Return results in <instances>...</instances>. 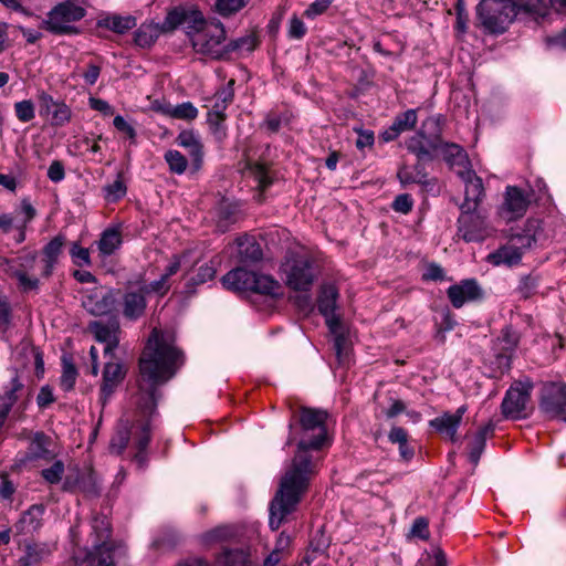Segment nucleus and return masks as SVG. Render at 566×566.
<instances>
[{
    "mask_svg": "<svg viewBox=\"0 0 566 566\" xmlns=\"http://www.w3.org/2000/svg\"><path fill=\"white\" fill-rule=\"evenodd\" d=\"M326 419V411L311 408L301 409L302 437L297 444V452L291 468L282 478L280 489L270 506L269 525L273 531L277 530L285 516L294 511L311 476L315 473L316 462L310 451L319 450L329 444L325 426Z\"/></svg>",
    "mask_w": 566,
    "mask_h": 566,
    "instance_id": "obj_1",
    "label": "nucleus"
},
{
    "mask_svg": "<svg viewBox=\"0 0 566 566\" xmlns=\"http://www.w3.org/2000/svg\"><path fill=\"white\" fill-rule=\"evenodd\" d=\"M182 353L175 346L171 333L153 329L139 361L142 381L138 400L142 412L151 415L156 408V386L170 379L182 365Z\"/></svg>",
    "mask_w": 566,
    "mask_h": 566,
    "instance_id": "obj_2",
    "label": "nucleus"
},
{
    "mask_svg": "<svg viewBox=\"0 0 566 566\" xmlns=\"http://www.w3.org/2000/svg\"><path fill=\"white\" fill-rule=\"evenodd\" d=\"M75 546L77 566H127L126 549L111 539V524L106 516H95L88 524H78L70 531Z\"/></svg>",
    "mask_w": 566,
    "mask_h": 566,
    "instance_id": "obj_3",
    "label": "nucleus"
},
{
    "mask_svg": "<svg viewBox=\"0 0 566 566\" xmlns=\"http://www.w3.org/2000/svg\"><path fill=\"white\" fill-rule=\"evenodd\" d=\"M245 40L234 42L233 45L226 43V31L221 22H209L202 30L195 32L191 36V44L196 52L221 59L229 50L241 49Z\"/></svg>",
    "mask_w": 566,
    "mask_h": 566,
    "instance_id": "obj_4",
    "label": "nucleus"
},
{
    "mask_svg": "<svg viewBox=\"0 0 566 566\" xmlns=\"http://www.w3.org/2000/svg\"><path fill=\"white\" fill-rule=\"evenodd\" d=\"M85 15V9L73 1L56 4L42 21V27L54 34H73L78 30L73 25Z\"/></svg>",
    "mask_w": 566,
    "mask_h": 566,
    "instance_id": "obj_5",
    "label": "nucleus"
},
{
    "mask_svg": "<svg viewBox=\"0 0 566 566\" xmlns=\"http://www.w3.org/2000/svg\"><path fill=\"white\" fill-rule=\"evenodd\" d=\"M478 13L488 30L502 33L516 14L515 3L512 0H482Z\"/></svg>",
    "mask_w": 566,
    "mask_h": 566,
    "instance_id": "obj_6",
    "label": "nucleus"
},
{
    "mask_svg": "<svg viewBox=\"0 0 566 566\" xmlns=\"http://www.w3.org/2000/svg\"><path fill=\"white\" fill-rule=\"evenodd\" d=\"M534 242V237L528 232L515 234L497 250L489 253L485 260L493 266L517 265L521 262L524 252L530 249Z\"/></svg>",
    "mask_w": 566,
    "mask_h": 566,
    "instance_id": "obj_7",
    "label": "nucleus"
},
{
    "mask_svg": "<svg viewBox=\"0 0 566 566\" xmlns=\"http://www.w3.org/2000/svg\"><path fill=\"white\" fill-rule=\"evenodd\" d=\"M282 273L286 285L294 291H308L315 279L311 260L301 255L287 259L282 265Z\"/></svg>",
    "mask_w": 566,
    "mask_h": 566,
    "instance_id": "obj_8",
    "label": "nucleus"
},
{
    "mask_svg": "<svg viewBox=\"0 0 566 566\" xmlns=\"http://www.w3.org/2000/svg\"><path fill=\"white\" fill-rule=\"evenodd\" d=\"M532 388L530 381H518L510 387L501 405L504 417L521 419L528 415Z\"/></svg>",
    "mask_w": 566,
    "mask_h": 566,
    "instance_id": "obj_9",
    "label": "nucleus"
},
{
    "mask_svg": "<svg viewBox=\"0 0 566 566\" xmlns=\"http://www.w3.org/2000/svg\"><path fill=\"white\" fill-rule=\"evenodd\" d=\"M531 203V192L516 186H507L503 193V201L497 209L499 217L505 222L522 218Z\"/></svg>",
    "mask_w": 566,
    "mask_h": 566,
    "instance_id": "obj_10",
    "label": "nucleus"
},
{
    "mask_svg": "<svg viewBox=\"0 0 566 566\" xmlns=\"http://www.w3.org/2000/svg\"><path fill=\"white\" fill-rule=\"evenodd\" d=\"M458 234L467 242L482 241L494 233V228L476 211H461Z\"/></svg>",
    "mask_w": 566,
    "mask_h": 566,
    "instance_id": "obj_11",
    "label": "nucleus"
},
{
    "mask_svg": "<svg viewBox=\"0 0 566 566\" xmlns=\"http://www.w3.org/2000/svg\"><path fill=\"white\" fill-rule=\"evenodd\" d=\"M539 406L547 416L566 420V385L545 386Z\"/></svg>",
    "mask_w": 566,
    "mask_h": 566,
    "instance_id": "obj_12",
    "label": "nucleus"
},
{
    "mask_svg": "<svg viewBox=\"0 0 566 566\" xmlns=\"http://www.w3.org/2000/svg\"><path fill=\"white\" fill-rule=\"evenodd\" d=\"M118 295L114 290L96 289L85 297L83 305L93 315H112L117 313Z\"/></svg>",
    "mask_w": 566,
    "mask_h": 566,
    "instance_id": "obj_13",
    "label": "nucleus"
},
{
    "mask_svg": "<svg viewBox=\"0 0 566 566\" xmlns=\"http://www.w3.org/2000/svg\"><path fill=\"white\" fill-rule=\"evenodd\" d=\"M40 114L50 119L51 125L61 127L67 124L72 117L71 108L63 102L55 101L50 94H39Z\"/></svg>",
    "mask_w": 566,
    "mask_h": 566,
    "instance_id": "obj_14",
    "label": "nucleus"
},
{
    "mask_svg": "<svg viewBox=\"0 0 566 566\" xmlns=\"http://www.w3.org/2000/svg\"><path fill=\"white\" fill-rule=\"evenodd\" d=\"M459 177L464 182V201L461 211H476L483 195L482 179L472 169L461 170Z\"/></svg>",
    "mask_w": 566,
    "mask_h": 566,
    "instance_id": "obj_15",
    "label": "nucleus"
},
{
    "mask_svg": "<svg viewBox=\"0 0 566 566\" xmlns=\"http://www.w3.org/2000/svg\"><path fill=\"white\" fill-rule=\"evenodd\" d=\"M433 153L441 156L452 170L459 176L461 170H469L470 161L467 153L457 144L433 143Z\"/></svg>",
    "mask_w": 566,
    "mask_h": 566,
    "instance_id": "obj_16",
    "label": "nucleus"
},
{
    "mask_svg": "<svg viewBox=\"0 0 566 566\" xmlns=\"http://www.w3.org/2000/svg\"><path fill=\"white\" fill-rule=\"evenodd\" d=\"M167 22L171 27L182 25L190 38L195 32L202 30L209 24L205 21L203 14L196 9H176L169 12Z\"/></svg>",
    "mask_w": 566,
    "mask_h": 566,
    "instance_id": "obj_17",
    "label": "nucleus"
},
{
    "mask_svg": "<svg viewBox=\"0 0 566 566\" xmlns=\"http://www.w3.org/2000/svg\"><path fill=\"white\" fill-rule=\"evenodd\" d=\"M176 143L188 151L193 170H199L205 155L200 134L193 129H184L178 134Z\"/></svg>",
    "mask_w": 566,
    "mask_h": 566,
    "instance_id": "obj_18",
    "label": "nucleus"
},
{
    "mask_svg": "<svg viewBox=\"0 0 566 566\" xmlns=\"http://www.w3.org/2000/svg\"><path fill=\"white\" fill-rule=\"evenodd\" d=\"M338 293L335 286L326 285L323 287L318 298L319 313L325 317L326 325L332 334H336L339 329V317L336 314V300Z\"/></svg>",
    "mask_w": 566,
    "mask_h": 566,
    "instance_id": "obj_19",
    "label": "nucleus"
},
{
    "mask_svg": "<svg viewBox=\"0 0 566 566\" xmlns=\"http://www.w3.org/2000/svg\"><path fill=\"white\" fill-rule=\"evenodd\" d=\"M90 331L94 334L95 339L105 344L104 354L106 356L113 355V350L118 346L119 339V323L117 319H112L107 324L96 321L90 324Z\"/></svg>",
    "mask_w": 566,
    "mask_h": 566,
    "instance_id": "obj_20",
    "label": "nucleus"
},
{
    "mask_svg": "<svg viewBox=\"0 0 566 566\" xmlns=\"http://www.w3.org/2000/svg\"><path fill=\"white\" fill-rule=\"evenodd\" d=\"M448 296L452 305L460 308L468 302L481 298L482 289L473 279L463 280L459 284L451 285L448 289Z\"/></svg>",
    "mask_w": 566,
    "mask_h": 566,
    "instance_id": "obj_21",
    "label": "nucleus"
},
{
    "mask_svg": "<svg viewBox=\"0 0 566 566\" xmlns=\"http://www.w3.org/2000/svg\"><path fill=\"white\" fill-rule=\"evenodd\" d=\"M467 411L465 406H461L454 413L446 412L430 421V426L446 440L455 441L457 430Z\"/></svg>",
    "mask_w": 566,
    "mask_h": 566,
    "instance_id": "obj_22",
    "label": "nucleus"
},
{
    "mask_svg": "<svg viewBox=\"0 0 566 566\" xmlns=\"http://www.w3.org/2000/svg\"><path fill=\"white\" fill-rule=\"evenodd\" d=\"M155 109L165 116L187 122L196 119L199 114L198 108L191 102H184L177 105L161 103Z\"/></svg>",
    "mask_w": 566,
    "mask_h": 566,
    "instance_id": "obj_23",
    "label": "nucleus"
},
{
    "mask_svg": "<svg viewBox=\"0 0 566 566\" xmlns=\"http://www.w3.org/2000/svg\"><path fill=\"white\" fill-rule=\"evenodd\" d=\"M145 293L127 292L122 297L123 314L130 321L139 318L146 308Z\"/></svg>",
    "mask_w": 566,
    "mask_h": 566,
    "instance_id": "obj_24",
    "label": "nucleus"
},
{
    "mask_svg": "<svg viewBox=\"0 0 566 566\" xmlns=\"http://www.w3.org/2000/svg\"><path fill=\"white\" fill-rule=\"evenodd\" d=\"M237 259L242 263L259 261L262 258L260 244L253 237H242L235 241Z\"/></svg>",
    "mask_w": 566,
    "mask_h": 566,
    "instance_id": "obj_25",
    "label": "nucleus"
},
{
    "mask_svg": "<svg viewBox=\"0 0 566 566\" xmlns=\"http://www.w3.org/2000/svg\"><path fill=\"white\" fill-rule=\"evenodd\" d=\"M251 280H253V272L244 268H237L222 277V284L231 291H250Z\"/></svg>",
    "mask_w": 566,
    "mask_h": 566,
    "instance_id": "obj_26",
    "label": "nucleus"
},
{
    "mask_svg": "<svg viewBox=\"0 0 566 566\" xmlns=\"http://www.w3.org/2000/svg\"><path fill=\"white\" fill-rule=\"evenodd\" d=\"M123 366L117 361H107L103 373L102 394L105 398L112 395L114 388L124 378Z\"/></svg>",
    "mask_w": 566,
    "mask_h": 566,
    "instance_id": "obj_27",
    "label": "nucleus"
},
{
    "mask_svg": "<svg viewBox=\"0 0 566 566\" xmlns=\"http://www.w3.org/2000/svg\"><path fill=\"white\" fill-rule=\"evenodd\" d=\"M417 123V114L413 109H408L403 114L399 115L394 124L382 133V139L385 142L394 140L402 132L411 129Z\"/></svg>",
    "mask_w": 566,
    "mask_h": 566,
    "instance_id": "obj_28",
    "label": "nucleus"
},
{
    "mask_svg": "<svg viewBox=\"0 0 566 566\" xmlns=\"http://www.w3.org/2000/svg\"><path fill=\"white\" fill-rule=\"evenodd\" d=\"M45 507L43 504H34L20 517L17 527L22 533H33L39 530Z\"/></svg>",
    "mask_w": 566,
    "mask_h": 566,
    "instance_id": "obj_29",
    "label": "nucleus"
},
{
    "mask_svg": "<svg viewBox=\"0 0 566 566\" xmlns=\"http://www.w3.org/2000/svg\"><path fill=\"white\" fill-rule=\"evenodd\" d=\"M23 385L20 382L18 375L15 374L6 387L3 395L0 396V427L3 424L12 405L15 402V392L22 389Z\"/></svg>",
    "mask_w": 566,
    "mask_h": 566,
    "instance_id": "obj_30",
    "label": "nucleus"
},
{
    "mask_svg": "<svg viewBox=\"0 0 566 566\" xmlns=\"http://www.w3.org/2000/svg\"><path fill=\"white\" fill-rule=\"evenodd\" d=\"M64 489L67 491L80 490L86 494H96V479L91 471L83 473L81 476H76L75 480H73L71 475H67L64 481Z\"/></svg>",
    "mask_w": 566,
    "mask_h": 566,
    "instance_id": "obj_31",
    "label": "nucleus"
},
{
    "mask_svg": "<svg viewBox=\"0 0 566 566\" xmlns=\"http://www.w3.org/2000/svg\"><path fill=\"white\" fill-rule=\"evenodd\" d=\"M122 244V235L117 229H106L101 239L97 241V249L102 258L109 256L119 249Z\"/></svg>",
    "mask_w": 566,
    "mask_h": 566,
    "instance_id": "obj_32",
    "label": "nucleus"
},
{
    "mask_svg": "<svg viewBox=\"0 0 566 566\" xmlns=\"http://www.w3.org/2000/svg\"><path fill=\"white\" fill-rule=\"evenodd\" d=\"M251 281L252 284L250 291L272 296L280 294V283L270 275L253 272V280Z\"/></svg>",
    "mask_w": 566,
    "mask_h": 566,
    "instance_id": "obj_33",
    "label": "nucleus"
},
{
    "mask_svg": "<svg viewBox=\"0 0 566 566\" xmlns=\"http://www.w3.org/2000/svg\"><path fill=\"white\" fill-rule=\"evenodd\" d=\"M134 440L135 446L138 449V452L135 454V461L143 467L146 462V455L144 454V450L149 443L150 440V427L149 422L140 423L134 431Z\"/></svg>",
    "mask_w": 566,
    "mask_h": 566,
    "instance_id": "obj_34",
    "label": "nucleus"
},
{
    "mask_svg": "<svg viewBox=\"0 0 566 566\" xmlns=\"http://www.w3.org/2000/svg\"><path fill=\"white\" fill-rule=\"evenodd\" d=\"M493 432V426L486 424L481 428L478 433L474 436L472 442L470 443V452L469 458L473 464H476L480 460V457L485 448L486 436Z\"/></svg>",
    "mask_w": 566,
    "mask_h": 566,
    "instance_id": "obj_35",
    "label": "nucleus"
},
{
    "mask_svg": "<svg viewBox=\"0 0 566 566\" xmlns=\"http://www.w3.org/2000/svg\"><path fill=\"white\" fill-rule=\"evenodd\" d=\"M232 85H233V81H230L228 84V87H224L214 94L213 105L211 106L209 114L226 115L224 112H226L228 105L233 99Z\"/></svg>",
    "mask_w": 566,
    "mask_h": 566,
    "instance_id": "obj_36",
    "label": "nucleus"
},
{
    "mask_svg": "<svg viewBox=\"0 0 566 566\" xmlns=\"http://www.w3.org/2000/svg\"><path fill=\"white\" fill-rule=\"evenodd\" d=\"M218 566H249V555L243 549L223 552L217 559Z\"/></svg>",
    "mask_w": 566,
    "mask_h": 566,
    "instance_id": "obj_37",
    "label": "nucleus"
},
{
    "mask_svg": "<svg viewBox=\"0 0 566 566\" xmlns=\"http://www.w3.org/2000/svg\"><path fill=\"white\" fill-rule=\"evenodd\" d=\"M64 237L57 235L52 239L43 249L44 261L46 264V274H49L56 262L59 255L62 252V248L64 244Z\"/></svg>",
    "mask_w": 566,
    "mask_h": 566,
    "instance_id": "obj_38",
    "label": "nucleus"
},
{
    "mask_svg": "<svg viewBox=\"0 0 566 566\" xmlns=\"http://www.w3.org/2000/svg\"><path fill=\"white\" fill-rule=\"evenodd\" d=\"M103 25L114 32L124 33L136 25V20L132 15H112L103 20Z\"/></svg>",
    "mask_w": 566,
    "mask_h": 566,
    "instance_id": "obj_39",
    "label": "nucleus"
},
{
    "mask_svg": "<svg viewBox=\"0 0 566 566\" xmlns=\"http://www.w3.org/2000/svg\"><path fill=\"white\" fill-rule=\"evenodd\" d=\"M159 29L151 23L142 24L135 33V42L142 48L150 46L158 38Z\"/></svg>",
    "mask_w": 566,
    "mask_h": 566,
    "instance_id": "obj_40",
    "label": "nucleus"
},
{
    "mask_svg": "<svg viewBox=\"0 0 566 566\" xmlns=\"http://www.w3.org/2000/svg\"><path fill=\"white\" fill-rule=\"evenodd\" d=\"M49 555V549L41 544L27 545L24 555L20 558L23 566H31L39 563Z\"/></svg>",
    "mask_w": 566,
    "mask_h": 566,
    "instance_id": "obj_41",
    "label": "nucleus"
},
{
    "mask_svg": "<svg viewBox=\"0 0 566 566\" xmlns=\"http://www.w3.org/2000/svg\"><path fill=\"white\" fill-rule=\"evenodd\" d=\"M165 160L169 170L176 175H182L188 167L187 158L178 150L170 149L165 154Z\"/></svg>",
    "mask_w": 566,
    "mask_h": 566,
    "instance_id": "obj_42",
    "label": "nucleus"
},
{
    "mask_svg": "<svg viewBox=\"0 0 566 566\" xmlns=\"http://www.w3.org/2000/svg\"><path fill=\"white\" fill-rule=\"evenodd\" d=\"M49 438H46L43 433H35L29 448L30 457L32 459L49 458Z\"/></svg>",
    "mask_w": 566,
    "mask_h": 566,
    "instance_id": "obj_43",
    "label": "nucleus"
},
{
    "mask_svg": "<svg viewBox=\"0 0 566 566\" xmlns=\"http://www.w3.org/2000/svg\"><path fill=\"white\" fill-rule=\"evenodd\" d=\"M250 0H216L214 10L222 17H229L243 9Z\"/></svg>",
    "mask_w": 566,
    "mask_h": 566,
    "instance_id": "obj_44",
    "label": "nucleus"
},
{
    "mask_svg": "<svg viewBox=\"0 0 566 566\" xmlns=\"http://www.w3.org/2000/svg\"><path fill=\"white\" fill-rule=\"evenodd\" d=\"M17 118L22 123L31 122L35 117L34 103L31 99H23L14 104Z\"/></svg>",
    "mask_w": 566,
    "mask_h": 566,
    "instance_id": "obj_45",
    "label": "nucleus"
},
{
    "mask_svg": "<svg viewBox=\"0 0 566 566\" xmlns=\"http://www.w3.org/2000/svg\"><path fill=\"white\" fill-rule=\"evenodd\" d=\"M21 213L23 214L24 218H23V221L17 226V230L19 231V233H18L15 241L18 243H21L24 241V239H25L24 229H25L27 224L34 218L35 209L29 201L23 200L21 203Z\"/></svg>",
    "mask_w": 566,
    "mask_h": 566,
    "instance_id": "obj_46",
    "label": "nucleus"
},
{
    "mask_svg": "<svg viewBox=\"0 0 566 566\" xmlns=\"http://www.w3.org/2000/svg\"><path fill=\"white\" fill-rule=\"evenodd\" d=\"M232 535L231 530L228 526H217L205 534L201 539L205 544L211 545L218 542L228 539Z\"/></svg>",
    "mask_w": 566,
    "mask_h": 566,
    "instance_id": "obj_47",
    "label": "nucleus"
},
{
    "mask_svg": "<svg viewBox=\"0 0 566 566\" xmlns=\"http://www.w3.org/2000/svg\"><path fill=\"white\" fill-rule=\"evenodd\" d=\"M249 174L255 179L261 189L266 188L271 184L268 176V169L263 164L254 163L250 165Z\"/></svg>",
    "mask_w": 566,
    "mask_h": 566,
    "instance_id": "obj_48",
    "label": "nucleus"
},
{
    "mask_svg": "<svg viewBox=\"0 0 566 566\" xmlns=\"http://www.w3.org/2000/svg\"><path fill=\"white\" fill-rule=\"evenodd\" d=\"M77 371L73 364L64 361L60 385L63 390L69 391L74 387Z\"/></svg>",
    "mask_w": 566,
    "mask_h": 566,
    "instance_id": "obj_49",
    "label": "nucleus"
},
{
    "mask_svg": "<svg viewBox=\"0 0 566 566\" xmlns=\"http://www.w3.org/2000/svg\"><path fill=\"white\" fill-rule=\"evenodd\" d=\"M70 254L75 265L87 266L91 264L90 250L74 243L71 248Z\"/></svg>",
    "mask_w": 566,
    "mask_h": 566,
    "instance_id": "obj_50",
    "label": "nucleus"
},
{
    "mask_svg": "<svg viewBox=\"0 0 566 566\" xmlns=\"http://www.w3.org/2000/svg\"><path fill=\"white\" fill-rule=\"evenodd\" d=\"M208 124L212 134L218 138L222 139L226 136V115H217L208 113Z\"/></svg>",
    "mask_w": 566,
    "mask_h": 566,
    "instance_id": "obj_51",
    "label": "nucleus"
},
{
    "mask_svg": "<svg viewBox=\"0 0 566 566\" xmlns=\"http://www.w3.org/2000/svg\"><path fill=\"white\" fill-rule=\"evenodd\" d=\"M64 473V465L61 461H55L49 469L42 470L43 479L53 484L61 481Z\"/></svg>",
    "mask_w": 566,
    "mask_h": 566,
    "instance_id": "obj_52",
    "label": "nucleus"
},
{
    "mask_svg": "<svg viewBox=\"0 0 566 566\" xmlns=\"http://www.w3.org/2000/svg\"><path fill=\"white\" fill-rule=\"evenodd\" d=\"M427 566H448L447 555L439 546H432L431 551L427 552Z\"/></svg>",
    "mask_w": 566,
    "mask_h": 566,
    "instance_id": "obj_53",
    "label": "nucleus"
},
{
    "mask_svg": "<svg viewBox=\"0 0 566 566\" xmlns=\"http://www.w3.org/2000/svg\"><path fill=\"white\" fill-rule=\"evenodd\" d=\"M169 287H170V284L168 282V279L161 274L159 280H156V281L151 282L150 284H148L147 286H145L143 289V292L145 294L155 293V294L163 296L168 292Z\"/></svg>",
    "mask_w": 566,
    "mask_h": 566,
    "instance_id": "obj_54",
    "label": "nucleus"
},
{
    "mask_svg": "<svg viewBox=\"0 0 566 566\" xmlns=\"http://www.w3.org/2000/svg\"><path fill=\"white\" fill-rule=\"evenodd\" d=\"M128 443V432L125 430L118 431L111 440L109 450L113 453L120 454Z\"/></svg>",
    "mask_w": 566,
    "mask_h": 566,
    "instance_id": "obj_55",
    "label": "nucleus"
},
{
    "mask_svg": "<svg viewBox=\"0 0 566 566\" xmlns=\"http://www.w3.org/2000/svg\"><path fill=\"white\" fill-rule=\"evenodd\" d=\"M306 30L304 22L300 18L294 15L290 19L287 34L291 39H302Z\"/></svg>",
    "mask_w": 566,
    "mask_h": 566,
    "instance_id": "obj_56",
    "label": "nucleus"
},
{
    "mask_svg": "<svg viewBox=\"0 0 566 566\" xmlns=\"http://www.w3.org/2000/svg\"><path fill=\"white\" fill-rule=\"evenodd\" d=\"M333 0H315L310 7L305 10L304 15L308 19H314L315 17L324 13L327 8L332 4Z\"/></svg>",
    "mask_w": 566,
    "mask_h": 566,
    "instance_id": "obj_57",
    "label": "nucleus"
},
{
    "mask_svg": "<svg viewBox=\"0 0 566 566\" xmlns=\"http://www.w3.org/2000/svg\"><path fill=\"white\" fill-rule=\"evenodd\" d=\"M440 315L442 318V322H441L442 327H440L438 329L434 338H437L439 342L442 343L444 339L443 332L451 331L453 328L454 319L452 318L451 313L448 308L442 310Z\"/></svg>",
    "mask_w": 566,
    "mask_h": 566,
    "instance_id": "obj_58",
    "label": "nucleus"
},
{
    "mask_svg": "<svg viewBox=\"0 0 566 566\" xmlns=\"http://www.w3.org/2000/svg\"><path fill=\"white\" fill-rule=\"evenodd\" d=\"M106 198L111 201H116L119 198L124 197L126 193V188L122 180L117 179L113 184L108 185L106 188Z\"/></svg>",
    "mask_w": 566,
    "mask_h": 566,
    "instance_id": "obj_59",
    "label": "nucleus"
},
{
    "mask_svg": "<svg viewBox=\"0 0 566 566\" xmlns=\"http://www.w3.org/2000/svg\"><path fill=\"white\" fill-rule=\"evenodd\" d=\"M424 136L418 133L406 142L409 151L416 154L418 157L424 154Z\"/></svg>",
    "mask_w": 566,
    "mask_h": 566,
    "instance_id": "obj_60",
    "label": "nucleus"
},
{
    "mask_svg": "<svg viewBox=\"0 0 566 566\" xmlns=\"http://www.w3.org/2000/svg\"><path fill=\"white\" fill-rule=\"evenodd\" d=\"M412 200L409 195L403 193L396 197L392 208L397 212L408 213L411 210Z\"/></svg>",
    "mask_w": 566,
    "mask_h": 566,
    "instance_id": "obj_61",
    "label": "nucleus"
},
{
    "mask_svg": "<svg viewBox=\"0 0 566 566\" xmlns=\"http://www.w3.org/2000/svg\"><path fill=\"white\" fill-rule=\"evenodd\" d=\"M427 280L446 281L448 280L447 272L437 263L427 264Z\"/></svg>",
    "mask_w": 566,
    "mask_h": 566,
    "instance_id": "obj_62",
    "label": "nucleus"
},
{
    "mask_svg": "<svg viewBox=\"0 0 566 566\" xmlns=\"http://www.w3.org/2000/svg\"><path fill=\"white\" fill-rule=\"evenodd\" d=\"M48 177L53 182H60L65 177L64 166L62 163L55 160L53 161L48 169Z\"/></svg>",
    "mask_w": 566,
    "mask_h": 566,
    "instance_id": "obj_63",
    "label": "nucleus"
},
{
    "mask_svg": "<svg viewBox=\"0 0 566 566\" xmlns=\"http://www.w3.org/2000/svg\"><path fill=\"white\" fill-rule=\"evenodd\" d=\"M216 270L212 265L205 264L199 268V271L196 275V277L192 279L195 283L202 284L206 283L209 280H212L214 277Z\"/></svg>",
    "mask_w": 566,
    "mask_h": 566,
    "instance_id": "obj_64",
    "label": "nucleus"
}]
</instances>
